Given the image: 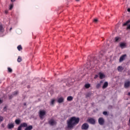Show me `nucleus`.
Here are the masks:
<instances>
[{
  "instance_id": "obj_27",
  "label": "nucleus",
  "mask_w": 130,
  "mask_h": 130,
  "mask_svg": "<svg viewBox=\"0 0 130 130\" xmlns=\"http://www.w3.org/2000/svg\"><path fill=\"white\" fill-rule=\"evenodd\" d=\"M2 121H4V117L0 116V122H2Z\"/></svg>"
},
{
  "instance_id": "obj_24",
  "label": "nucleus",
  "mask_w": 130,
  "mask_h": 130,
  "mask_svg": "<svg viewBox=\"0 0 130 130\" xmlns=\"http://www.w3.org/2000/svg\"><path fill=\"white\" fill-rule=\"evenodd\" d=\"M17 49L19 50V51H20V50H22V46L21 45H19L17 47Z\"/></svg>"
},
{
  "instance_id": "obj_9",
  "label": "nucleus",
  "mask_w": 130,
  "mask_h": 130,
  "mask_svg": "<svg viewBox=\"0 0 130 130\" xmlns=\"http://www.w3.org/2000/svg\"><path fill=\"white\" fill-rule=\"evenodd\" d=\"M99 123L100 125H103L104 124V119L103 118H100L99 119Z\"/></svg>"
},
{
  "instance_id": "obj_15",
  "label": "nucleus",
  "mask_w": 130,
  "mask_h": 130,
  "mask_svg": "<svg viewBox=\"0 0 130 130\" xmlns=\"http://www.w3.org/2000/svg\"><path fill=\"white\" fill-rule=\"evenodd\" d=\"M33 129V126L29 125L26 126L24 130H31Z\"/></svg>"
},
{
  "instance_id": "obj_21",
  "label": "nucleus",
  "mask_w": 130,
  "mask_h": 130,
  "mask_svg": "<svg viewBox=\"0 0 130 130\" xmlns=\"http://www.w3.org/2000/svg\"><path fill=\"white\" fill-rule=\"evenodd\" d=\"M20 123H21V120H20L19 119H16L15 120V123L16 124H20Z\"/></svg>"
},
{
  "instance_id": "obj_5",
  "label": "nucleus",
  "mask_w": 130,
  "mask_h": 130,
  "mask_svg": "<svg viewBox=\"0 0 130 130\" xmlns=\"http://www.w3.org/2000/svg\"><path fill=\"white\" fill-rule=\"evenodd\" d=\"M88 122L91 124H95L96 121L93 118H90L88 119Z\"/></svg>"
},
{
  "instance_id": "obj_42",
  "label": "nucleus",
  "mask_w": 130,
  "mask_h": 130,
  "mask_svg": "<svg viewBox=\"0 0 130 130\" xmlns=\"http://www.w3.org/2000/svg\"><path fill=\"white\" fill-rule=\"evenodd\" d=\"M24 106L26 105V103H24Z\"/></svg>"
},
{
  "instance_id": "obj_11",
  "label": "nucleus",
  "mask_w": 130,
  "mask_h": 130,
  "mask_svg": "<svg viewBox=\"0 0 130 130\" xmlns=\"http://www.w3.org/2000/svg\"><path fill=\"white\" fill-rule=\"evenodd\" d=\"M99 75L100 79L101 80H102V79H104V78H105V75H104V74L101 72H100L99 73Z\"/></svg>"
},
{
  "instance_id": "obj_34",
  "label": "nucleus",
  "mask_w": 130,
  "mask_h": 130,
  "mask_svg": "<svg viewBox=\"0 0 130 130\" xmlns=\"http://www.w3.org/2000/svg\"><path fill=\"white\" fill-rule=\"evenodd\" d=\"M90 96H91V94L90 93H88L87 94H86V98L90 97Z\"/></svg>"
},
{
  "instance_id": "obj_8",
  "label": "nucleus",
  "mask_w": 130,
  "mask_h": 130,
  "mask_svg": "<svg viewBox=\"0 0 130 130\" xmlns=\"http://www.w3.org/2000/svg\"><path fill=\"white\" fill-rule=\"evenodd\" d=\"M130 86V81H126L124 84V87L125 89H127Z\"/></svg>"
},
{
  "instance_id": "obj_17",
  "label": "nucleus",
  "mask_w": 130,
  "mask_h": 130,
  "mask_svg": "<svg viewBox=\"0 0 130 130\" xmlns=\"http://www.w3.org/2000/svg\"><path fill=\"white\" fill-rule=\"evenodd\" d=\"M130 23V19L128 20L127 21L125 22L124 24H123V26H127L128 24Z\"/></svg>"
},
{
  "instance_id": "obj_30",
  "label": "nucleus",
  "mask_w": 130,
  "mask_h": 130,
  "mask_svg": "<svg viewBox=\"0 0 130 130\" xmlns=\"http://www.w3.org/2000/svg\"><path fill=\"white\" fill-rule=\"evenodd\" d=\"M115 42H118V40H119V38H118V37H116V38H115Z\"/></svg>"
},
{
  "instance_id": "obj_23",
  "label": "nucleus",
  "mask_w": 130,
  "mask_h": 130,
  "mask_svg": "<svg viewBox=\"0 0 130 130\" xmlns=\"http://www.w3.org/2000/svg\"><path fill=\"white\" fill-rule=\"evenodd\" d=\"M90 84H86L85 85V87L86 88V89H89V87H90Z\"/></svg>"
},
{
  "instance_id": "obj_38",
  "label": "nucleus",
  "mask_w": 130,
  "mask_h": 130,
  "mask_svg": "<svg viewBox=\"0 0 130 130\" xmlns=\"http://www.w3.org/2000/svg\"><path fill=\"white\" fill-rule=\"evenodd\" d=\"M97 77H98V75H95V77H94V79H97Z\"/></svg>"
},
{
  "instance_id": "obj_1",
  "label": "nucleus",
  "mask_w": 130,
  "mask_h": 130,
  "mask_svg": "<svg viewBox=\"0 0 130 130\" xmlns=\"http://www.w3.org/2000/svg\"><path fill=\"white\" fill-rule=\"evenodd\" d=\"M80 122V118L73 116L67 121V128L73 129Z\"/></svg>"
},
{
  "instance_id": "obj_43",
  "label": "nucleus",
  "mask_w": 130,
  "mask_h": 130,
  "mask_svg": "<svg viewBox=\"0 0 130 130\" xmlns=\"http://www.w3.org/2000/svg\"><path fill=\"white\" fill-rule=\"evenodd\" d=\"M77 1V2H79V1H80V0H76Z\"/></svg>"
},
{
  "instance_id": "obj_13",
  "label": "nucleus",
  "mask_w": 130,
  "mask_h": 130,
  "mask_svg": "<svg viewBox=\"0 0 130 130\" xmlns=\"http://www.w3.org/2000/svg\"><path fill=\"white\" fill-rule=\"evenodd\" d=\"M108 87V82H105L104 83V85H103V89H106V88H107Z\"/></svg>"
},
{
  "instance_id": "obj_6",
  "label": "nucleus",
  "mask_w": 130,
  "mask_h": 130,
  "mask_svg": "<svg viewBox=\"0 0 130 130\" xmlns=\"http://www.w3.org/2000/svg\"><path fill=\"white\" fill-rule=\"evenodd\" d=\"M14 126L15 124L14 123H9L7 125V128H8V129H12V128H14Z\"/></svg>"
},
{
  "instance_id": "obj_22",
  "label": "nucleus",
  "mask_w": 130,
  "mask_h": 130,
  "mask_svg": "<svg viewBox=\"0 0 130 130\" xmlns=\"http://www.w3.org/2000/svg\"><path fill=\"white\" fill-rule=\"evenodd\" d=\"M17 61L18 62H21V61H22V58L21 57V56H19L18 57Z\"/></svg>"
},
{
  "instance_id": "obj_20",
  "label": "nucleus",
  "mask_w": 130,
  "mask_h": 130,
  "mask_svg": "<svg viewBox=\"0 0 130 130\" xmlns=\"http://www.w3.org/2000/svg\"><path fill=\"white\" fill-rule=\"evenodd\" d=\"M124 47H125V44L122 43L120 44V47H121V48H123Z\"/></svg>"
},
{
  "instance_id": "obj_31",
  "label": "nucleus",
  "mask_w": 130,
  "mask_h": 130,
  "mask_svg": "<svg viewBox=\"0 0 130 130\" xmlns=\"http://www.w3.org/2000/svg\"><path fill=\"white\" fill-rule=\"evenodd\" d=\"M93 22H94V23H97V22H98V19L97 18L94 19Z\"/></svg>"
},
{
  "instance_id": "obj_3",
  "label": "nucleus",
  "mask_w": 130,
  "mask_h": 130,
  "mask_svg": "<svg viewBox=\"0 0 130 130\" xmlns=\"http://www.w3.org/2000/svg\"><path fill=\"white\" fill-rule=\"evenodd\" d=\"M28 126L27 123H21L18 127L17 130H22V127H26Z\"/></svg>"
},
{
  "instance_id": "obj_37",
  "label": "nucleus",
  "mask_w": 130,
  "mask_h": 130,
  "mask_svg": "<svg viewBox=\"0 0 130 130\" xmlns=\"http://www.w3.org/2000/svg\"><path fill=\"white\" fill-rule=\"evenodd\" d=\"M127 11V12H130V8H128Z\"/></svg>"
},
{
  "instance_id": "obj_18",
  "label": "nucleus",
  "mask_w": 130,
  "mask_h": 130,
  "mask_svg": "<svg viewBox=\"0 0 130 130\" xmlns=\"http://www.w3.org/2000/svg\"><path fill=\"white\" fill-rule=\"evenodd\" d=\"M0 32H4V27L1 23H0Z\"/></svg>"
},
{
  "instance_id": "obj_7",
  "label": "nucleus",
  "mask_w": 130,
  "mask_h": 130,
  "mask_svg": "<svg viewBox=\"0 0 130 130\" xmlns=\"http://www.w3.org/2000/svg\"><path fill=\"white\" fill-rule=\"evenodd\" d=\"M82 129H88L89 128V125L88 123H84L81 126Z\"/></svg>"
},
{
  "instance_id": "obj_36",
  "label": "nucleus",
  "mask_w": 130,
  "mask_h": 130,
  "mask_svg": "<svg viewBox=\"0 0 130 130\" xmlns=\"http://www.w3.org/2000/svg\"><path fill=\"white\" fill-rule=\"evenodd\" d=\"M9 13V11L8 10L5 11V13L8 14Z\"/></svg>"
},
{
  "instance_id": "obj_10",
  "label": "nucleus",
  "mask_w": 130,
  "mask_h": 130,
  "mask_svg": "<svg viewBox=\"0 0 130 130\" xmlns=\"http://www.w3.org/2000/svg\"><path fill=\"white\" fill-rule=\"evenodd\" d=\"M126 57V54H124V55H122L119 58V62H121L123 61V60H124V59H125Z\"/></svg>"
},
{
  "instance_id": "obj_29",
  "label": "nucleus",
  "mask_w": 130,
  "mask_h": 130,
  "mask_svg": "<svg viewBox=\"0 0 130 130\" xmlns=\"http://www.w3.org/2000/svg\"><path fill=\"white\" fill-rule=\"evenodd\" d=\"M19 93V92L18 91H14L13 93V95H18V94Z\"/></svg>"
},
{
  "instance_id": "obj_12",
  "label": "nucleus",
  "mask_w": 130,
  "mask_h": 130,
  "mask_svg": "<svg viewBox=\"0 0 130 130\" xmlns=\"http://www.w3.org/2000/svg\"><path fill=\"white\" fill-rule=\"evenodd\" d=\"M64 100V99H63V98L61 97L58 99L57 102H58V103H62V102H63Z\"/></svg>"
},
{
  "instance_id": "obj_4",
  "label": "nucleus",
  "mask_w": 130,
  "mask_h": 130,
  "mask_svg": "<svg viewBox=\"0 0 130 130\" xmlns=\"http://www.w3.org/2000/svg\"><path fill=\"white\" fill-rule=\"evenodd\" d=\"M56 121H55L54 119H51L49 121V124L50 125H56Z\"/></svg>"
},
{
  "instance_id": "obj_39",
  "label": "nucleus",
  "mask_w": 130,
  "mask_h": 130,
  "mask_svg": "<svg viewBox=\"0 0 130 130\" xmlns=\"http://www.w3.org/2000/svg\"><path fill=\"white\" fill-rule=\"evenodd\" d=\"M15 1H16V0H11V2H12V3H14V2H15Z\"/></svg>"
},
{
  "instance_id": "obj_14",
  "label": "nucleus",
  "mask_w": 130,
  "mask_h": 130,
  "mask_svg": "<svg viewBox=\"0 0 130 130\" xmlns=\"http://www.w3.org/2000/svg\"><path fill=\"white\" fill-rule=\"evenodd\" d=\"M117 70L118 72L121 73V72L123 71V67H122V66H118L117 68Z\"/></svg>"
},
{
  "instance_id": "obj_25",
  "label": "nucleus",
  "mask_w": 130,
  "mask_h": 130,
  "mask_svg": "<svg viewBox=\"0 0 130 130\" xmlns=\"http://www.w3.org/2000/svg\"><path fill=\"white\" fill-rule=\"evenodd\" d=\"M8 71L9 73H12L13 72V70H12V69H11L10 67L8 68Z\"/></svg>"
},
{
  "instance_id": "obj_32",
  "label": "nucleus",
  "mask_w": 130,
  "mask_h": 130,
  "mask_svg": "<svg viewBox=\"0 0 130 130\" xmlns=\"http://www.w3.org/2000/svg\"><path fill=\"white\" fill-rule=\"evenodd\" d=\"M126 29L130 30V24L127 25Z\"/></svg>"
},
{
  "instance_id": "obj_2",
  "label": "nucleus",
  "mask_w": 130,
  "mask_h": 130,
  "mask_svg": "<svg viewBox=\"0 0 130 130\" xmlns=\"http://www.w3.org/2000/svg\"><path fill=\"white\" fill-rule=\"evenodd\" d=\"M46 114V112L44 110H40L39 111V116L41 119H43V116Z\"/></svg>"
},
{
  "instance_id": "obj_35",
  "label": "nucleus",
  "mask_w": 130,
  "mask_h": 130,
  "mask_svg": "<svg viewBox=\"0 0 130 130\" xmlns=\"http://www.w3.org/2000/svg\"><path fill=\"white\" fill-rule=\"evenodd\" d=\"M3 102H4V101L0 99V104H2V103H3Z\"/></svg>"
},
{
  "instance_id": "obj_40",
  "label": "nucleus",
  "mask_w": 130,
  "mask_h": 130,
  "mask_svg": "<svg viewBox=\"0 0 130 130\" xmlns=\"http://www.w3.org/2000/svg\"><path fill=\"white\" fill-rule=\"evenodd\" d=\"M128 96H130V92L128 93Z\"/></svg>"
},
{
  "instance_id": "obj_26",
  "label": "nucleus",
  "mask_w": 130,
  "mask_h": 130,
  "mask_svg": "<svg viewBox=\"0 0 130 130\" xmlns=\"http://www.w3.org/2000/svg\"><path fill=\"white\" fill-rule=\"evenodd\" d=\"M54 102H55V100H52L50 105H53V104H54Z\"/></svg>"
},
{
  "instance_id": "obj_19",
  "label": "nucleus",
  "mask_w": 130,
  "mask_h": 130,
  "mask_svg": "<svg viewBox=\"0 0 130 130\" xmlns=\"http://www.w3.org/2000/svg\"><path fill=\"white\" fill-rule=\"evenodd\" d=\"M101 83H102V81H101L100 83H98L96 85V89H99V88H100V87H101Z\"/></svg>"
},
{
  "instance_id": "obj_41",
  "label": "nucleus",
  "mask_w": 130,
  "mask_h": 130,
  "mask_svg": "<svg viewBox=\"0 0 130 130\" xmlns=\"http://www.w3.org/2000/svg\"><path fill=\"white\" fill-rule=\"evenodd\" d=\"M12 29H13L12 27H11L10 28V31H11V30H12Z\"/></svg>"
},
{
  "instance_id": "obj_33",
  "label": "nucleus",
  "mask_w": 130,
  "mask_h": 130,
  "mask_svg": "<svg viewBox=\"0 0 130 130\" xmlns=\"http://www.w3.org/2000/svg\"><path fill=\"white\" fill-rule=\"evenodd\" d=\"M103 113L104 115H107V112L106 111H104Z\"/></svg>"
},
{
  "instance_id": "obj_16",
  "label": "nucleus",
  "mask_w": 130,
  "mask_h": 130,
  "mask_svg": "<svg viewBox=\"0 0 130 130\" xmlns=\"http://www.w3.org/2000/svg\"><path fill=\"white\" fill-rule=\"evenodd\" d=\"M74 98L72 96H69L67 98V101H72Z\"/></svg>"
},
{
  "instance_id": "obj_28",
  "label": "nucleus",
  "mask_w": 130,
  "mask_h": 130,
  "mask_svg": "<svg viewBox=\"0 0 130 130\" xmlns=\"http://www.w3.org/2000/svg\"><path fill=\"white\" fill-rule=\"evenodd\" d=\"M13 7H14V5H13V4L10 5L9 10H12V9H13Z\"/></svg>"
}]
</instances>
